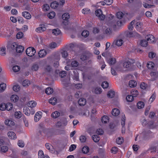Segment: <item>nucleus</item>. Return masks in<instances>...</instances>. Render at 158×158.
I'll list each match as a JSON object with an SVG mask.
<instances>
[{
	"label": "nucleus",
	"mask_w": 158,
	"mask_h": 158,
	"mask_svg": "<svg viewBox=\"0 0 158 158\" xmlns=\"http://www.w3.org/2000/svg\"><path fill=\"white\" fill-rule=\"evenodd\" d=\"M46 30V26L44 24H40L39 25V27L36 29L35 31L38 33H41L45 31Z\"/></svg>",
	"instance_id": "39448f33"
},
{
	"label": "nucleus",
	"mask_w": 158,
	"mask_h": 158,
	"mask_svg": "<svg viewBox=\"0 0 158 158\" xmlns=\"http://www.w3.org/2000/svg\"><path fill=\"white\" fill-rule=\"evenodd\" d=\"M116 62V59L114 58H110L107 61V62L110 65H113Z\"/></svg>",
	"instance_id": "2f4dec72"
},
{
	"label": "nucleus",
	"mask_w": 158,
	"mask_h": 158,
	"mask_svg": "<svg viewBox=\"0 0 158 158\" xmlns=\"http://www.w3.org/2000/svg\"><path fill=\"white\" fill-rule=\"evenodd\" d=\"M109 118L107 116H104L102 117L101 120L103 123H107L109 121Z\"/></svg>",
	"instance_id": "b1692460"
},
{
	"label": "nucleus",
	"mask_w": 158,
	"mask_h": 158,
	"mask_svg": "<svg viewBox=\"0 0 158 158\" xmlns=\"http://www.w3.org/2000/svg\"><path fill=\"white\" fill-rule=\"evenodd\" d=\"M60 60V56L59 55H57L55 58V61L54 63V66L56 68L58 67L59 66V61Z\"/></svg>",
	"instance_id": "0eeeda50"
},
{
	"label": "nucleus",
	"mask_w": 158,
	"mask_h": 158,
	"mask_svg": "<svg viewBox=\"0 0 158 158\" xmlns=\"http://www.w3.org/2000/svg\"><path fill=\"white\" fill-rule=\"evenodd\" d=\"M95 14L101 20H104L105 16L102 14V11L101 9H98L96 10L95 12Z\"/></svg>",
	"instance_id": "20e7f679"
},
{
	"label": "nucleus",
	"mask_w": 158,
	"mask_h": 158,
	"mask_svg": "<svg viewBox=\"0 0 158 158\" xmlns=\"http://www.w3.org/2000/svg\"><path fill=\"white\" fill-rule=\"evenodd\" d=\"M142 23L140 22H137L136 24V27H135L137 31H141L142 30L141 28H142Z\"/></svg>",
	"instance_id": "412c9836"
},
{
	"label": "nucleus",
	"mask_w": 158,
	"mask_h": 158,
	"mask_svg": "<svg viewBox=\"0 0 158 158\" xmlns=\"http://www.w3.org/2000/svg\"><path fill=\"white\" fill-rule=\"evenodd\" d=\"M123 24V23L122 21L119 20L117 22L116 24H115L114 26H113V27L114 28H115L117 26L118 27H120L122 26Z\"/></svg>",
	"instance_id": "e433bc0d"
},
{
	"label": "nucleus",
	"mask_w": 158,
	"mask_h": 158,
	"mask_svg": "<svg viewBox=\"0 0 158 158\" xmlns=\"http://www.w3.org/2000/svg\"><path fill=\"white\" fill-rule=\"evenodd\" d=\"M44 70L45 72L49 73L52 70V68L50 65H47L45 67Z\"/></svg>",
	"instance_id": "e2e57ef3"
},
{
	"label": "nucleus",
	"mask_w": 158,
	"mask_h": 158,
	"mask_svg": "<svg viewBox=\"0 0 158 158\" xmlns=\"http://www.w3.org/2000/svg\"><path fill=\"white\" fill-rule=\"evenodd\" d=\"M156 97V93H154L151 96V97L149 99V102H152L155 100Z\"/></svg>",
	"instance_id": "338daca9"
},
{
	"label": "nucleus",
	"mask_w": 158,
	"mask_h": 158,
	"mask_svg": "<svg viewBox=\"0 0 158 158\" xmlns=\"http://www.w3.org/2000/svg\"><path fill=\"white\" fill-rule=\"evenodd\" d=\"M79 140L81 143H84L86 141V138L84 135H81L79 137Z\"/></svg>",
	"instance_id": "864d4df0"
},
{
	"label": "nucleus",
	"mask_w": 158,
	"mask_h": 158,
	"mask_svg": "<svg viewBox=\"0 0 158 158\" xmlns=\"http://www.w3.org/2000/svg\"><path fill=\"white\" fill-rule=\"evenodd\" d=\"M137 106L138 109L143 108L144 107V103L143 102H139L137 103Z\"/></svg>",
	"instance_id": "7c9ffc66"
},
{
	"label": "nucleus",
	"mask_w": 158,
	"mask_h": 158,
	"mask_svg": "<svg viewBox=\"0 0 158 158\" xmlns=\"http://www.w3.org/2000/svg\"><path fill=\"white\" fill-rule=\"evenodd\" d=\"M132 64L129 60L125 61L123 63V66L125 68H128L131 67Z\"/></svg>",
	"instance_id": "aec40b11"
},
{
	"label": "nucleus",
	"mask_w": 158,
	"mask_h": 158,
	"mask_svg": "<svg viewBox=\"0 0 158 158\" xmlns=\"http://www.w3.org/2000/svg\"><path fill=\"white\" fill-rule=\"evenodd\" d=\"M18 96L16 95H13L11 96L10 99L11 101L15 102H17L19 100Z\"/></svg>",
	"instance_id": "4be33fe9"
},
{
	"label": "nucleus",
	"mask_w": 158,
	"mask_h": 158,
	"mask_svg": "<svg viewBox=\"0 0 158 158\" xmlns=\"http://www.w3.org/2000/svg\"><path fill=\"white\" fill-rule=\"evenodd\" d=\"M22 15L26 19H31V16L30 14L27 11H25L22 13Z\"/></svg>",
	"instance_id": "6e6552de"
},
{
	"label": "nucleus",
	"mask_w": 158,
	"mask_h": 158,
	"mask_svg": "<svg viewBox=\"0 0 158 158\" xmlns=\"http://www.w3.org/2000/svg\"><path fill=\"white\" fill-rule=\"evenodd\" d=\"M127 101L128 102H131L134 100V97L131 95H128L126 98Z\"/></svg>",
	"instance_id": "a18cd8bd"
},
{
	"label": "nucleus",
	"mask_w": 158,
	"mask_h": 158,
	"mask_svg": "<svg viewBox=\"0 0 158 158\" xmlns=\"http://www.w3.org/2000/svg\"><path fill=\"white\" fill-rule=\"evenodd\" d=\"M92 139L95 142H98L100 139V137L98 135H94L92 136Z\"/></svg>",
	"instance_id": "a878e982"
},
{
	"label": "nucleus",
	"mask_w": 158,
	"mask_h": 158,
	"mask_svg": "<svg viewBox=\"0 0 158 158\" xmlns=\"http://www.w3.org/2000/svg\"><path fill=\"white\" fill-rule=\"evenodd\" d=\"M137 83L136 81L133 80H131L129 81V85L131 87H134L136 85Z\"/></svg>",
	"instance_id": "c85d7f7f"
},
{
	"label": "nucleus",
	"mask_w": 158,
	"mask_h": 158,
	"mask_svg": "<svg viewBox=\"0 0 158 158\" xmlns=\"http://www.w3.org/2000/svg\"><path fill=\"white\" fill-rule=\"evenodd\" d=\"M148 43L147 40H143L141 41L140 44L142 46L146 47L147 46Z\"/></svg>",
	"instance_id": "c03bdc74"
},
{
	"label": "nucleus",
	"mask_w": 158,
	"mask_h": 158,
	"mask_svg": "<svg viewBox=\"0 0 158 158\" xmlns=\"http://www.w3.org/2000/svg\"><path fill=\"white\" fill-rule=\"evenodd\" d=\"M5 123L6 125L9 126H14L15 124L13 121L10 119L6 120Z\"/></svg>",
	"instance_id": "dca6fc26"
},
{
	"label": "nucleus",
	"mask_w": 158,
	"mask_h": 158,
	"mask_svg": "<svg viewBox=\"0 0 158 158\" xmlns=\"http://www.w3.org/2000/svg\"><path fill=\"white\" fill-rule=\"evenodd\" d=\"M135 20H134L132 21L130 23L128 27V29L129 30H132L133 28V25L134 24Z\"/></svg>",
	"instance_id": "680f3d73"
},
{
	"label": "nucleus",
	"mask_w": 158,
	"mask_h": 158,
	"mask_svg": "<svg viewBox=\"0 0 158 158\" xmlns=\"http://www.w3.org/2000/svg\"><path fill=\"white\" fill-rule=\"evenodd\" d=\"M11 47L13 50H15L16 52L19 53H22L24 50V48L23 46L18 45L15 42L12 44Z\"/></svg>",
	"instance_id": "f257e3e1"
},
{
	"label": "nucleus",
	"mask_w": 158,
	"mask_h": 158,
	"mask_svg": "<svg viewBox=\"0 0 158 158\" xmlns=\"http://www.w3.org/2000/svg\"><path fill=\"white\" fill-rule=\"evenodd\" d=\"M39 158H43L44 156L43 151L42 150L39 151L38 153Z\"/></svg>",
	"instance_id": "774afa93"
},
{
	"label": "nucleus",
	"mask_w": 158,
	"mask_h": 158,
	"mask_svg": "<svg viewBox=\"0 0 158 158\" xmlns=\"http://www.w3.org/2000/svg\"><path fill=\"white\" fill-rule=\"evenodd\" d=\"M24 34L21 32H18L16 35V38L17 39H20L22 38Z\"/></svg>",
	"instance_id": "8fccbe9b"
},
{
	"label": "nucleus",
	"mask_w": 158,
	"mask_h": 158,
	"mask_svg": "<svg viewBox=\"0 0 158 158\" xmlns=\"http://www.w3.org/2000/svg\"><path fill=\"white\" fill-rule=\"evenodd\" d=\"M89 151V148L87 146H85L82 148L81 151L83 154H87Z\"/></svg>",
	"instance_id": "a211bd4d"
},
{
	"label": "nucleus",
	"mask_w": 158,
	"mask_h": 158,
	"mask_svg": "<svg viewBox=\"0 0 158 158\" xmlns=\"http://www.w3.org/2000/svg\"><path fill=\"white\" fill-rule=\"evenodd\" d=\"M36 102L34 101H29L28 103V107L32 109V108L35 107L36 105Z\"/></svg>",
	"instance_id": "f8f14e48"
},
{
	"label": "nucleus",
	"mask_w": 158,
	"mask_h": 158,
	"mask_svg": "<svg viewBox=\"0 0 158 158\" xmlns=\"http://www.w3.org/2000/svg\"><path fill=\"white\" fill-rule=\"evenodd\" d=\"M105 33L107 35H111L112 32V29L110 28H107L105 30Z\"/></svg>",
	"instance_id": "6e6d98bb"
},
{
	"label": "nucleus",
	"mask_w": 158,
	"mask_h": 158,
	"mask_svg": "<svg viewBox=\"0 0 158 158\" xmlns=\"http://www.w3.org/2000/svg\"><path fill=\"white\" fill-rule=\"evenodd\" d=\"M61 83L65 87H67L69 85V80L68 79H64L61 80Z\"/></svg>",
	"instance_id": "bb28decb"
},
{
	"label": "nucleus",
	"mask_w": 158,
	"mask_h": 158,
	"mask_svg": "<svg viewBox=\"0 0 158 158\" xmlns=\"http://www.w3.org/2000/svg\"><path fill=\"white\" fill-rule=\"evenodd\" d=\"M102 92V90L100 87H96L94 89V93L97 94H100Z\"/></svg>",
	"instance_id": "603ef678"
},
{
	"label": "nucleus",
	"mask_w": 158,
	"mask_h": 158,
	"mask_svg": "<svg viewBox=\"0 0 158 158\" xmlns=\"http://www.w3.org/2000/svg\"><path fill=\"white\" fill-rule=\"evenodd\" d=\"M6 104L3 103L0 105V110H1L4 111L6 109Z\"/></svg>",
	"instance_id": "bf43d9fd"
},
{
	"label": "nucleus",
	"mask_w": 158,
	"mask_h": 158,
	"mask_svg": "<svg viewBox=\"0 0 158 158\" xmlns=\"http://www.w3.org/2000/svg\"><path fill=\"white\" fill-rule=\"evenodd\" d=\"M81 35L84 37L86 38L89 36V31L87 30H84L81 33Z\"/></svg>",
	"instance_id": "4c0bfd02"
},
{
	"label": "nucleus",
	"mask_w": 158,
	"mask_h": 158,
	"mask_svg": "<svg viewBox=\"0 0 158 158\" xmlns=\"http://www.w3.org/2000/svg\"><path fill=\"white\" fill-rule=\"evenodd\" d=\"M82 12L84 14H87L90 13V10L88 8H85L82 10Z\"/></svg>",
	"instance_id": "5fc2aeb1"
},
{
	"label": "nucleus",
	"mask_w": 158,
	"mask_h": 158,
	"mask_svg": "<svg viewBox=\"0 0 158 158\" xmlns=\"http://www.w3.org/2000/svg\"><path fill=\"white\" fill-rule=\"evenodd\" d=\"M55 13L54 11H52L48 14V16L50 19H52L55 16Z\"/></svg>",
	"instance_id": "79ce46f5"
},
{
	"label": "nucleus",
	"mask_w": 158,
	"mask_h": 158,
	"mask_svg": "<svg viewBox=\"0 0 158 158\" xmlns=\"http://www.w3.org/2000/svg\"><path fill=\"white\" fill-rule=\"evenodd\" d=\"M147 41L149 43H152L155 40V38L153 35H148V37L147 39Z\"/></svg>",
	"instance_id": "9d476101"
},
{
	"label": "nucleus",
	"mask_w": 158,
	"mask_h": 158,
	"mask_svg": "<svg viewBox=\"0 0 158 158\" xmlns=\"http://www.w3.org/2000/svg\"><path fill=\"white\" fill-rule=\"evenodd\" d=\"M154 64L152 61L148 62L147 64V67L149 69H152L154 67Z\"/></svg>",
	"instance_id": "473e14b6"
},
{
	"label": "nucleus",
	"mask_w": 158,
	"mask_h": 158,
	"mask_svg": "<svg viewBox=\"0 0 158 158\" xmlns=\"http://www.w3.org/2000/svg\"><path fill=\"white\" fill-rule=\"evenodd\" d=\"M60 115V113L58 111H55L51 114V116L53 118H58Z\"/></svg>",
	"instance_id": "393cba45"
},
{
	"label": "nucleus",
	"mask_w": 158,
	"mask_h": 158,
	"mask_svg": "<svg viewBox=\"0 0 158 158\" xmlns=\"http://www.w3.org/2000/svg\"><path fill=\"white\" fill-rule=\"evenodd\" d=\"M131 94L134 97L137 96L138 95L139 92L137 90L133 89L131 91Z\"/></svg>",
	"instance_id": "37998d69"
},
{
	"label": "nucleus",
	"mask_w": 158,
	"mask_h": 158,
	"mask_svg": "<svg viewBox=\"0 0 158 158\" xmlns=\"http://www.w3.org/2000/svg\"><path fill=\"white\" fill-rule=\"evenodd\" d=\"M6 109L8 111L11 110L13 108V105L11 103L8 102L6 103Z\"/></svg>",
	"instance_id": "5701e85b"
},
{
	"label": "nucleus",
	"mask_w": 158,
	"mask_h": 158,
	"mask_svg": "<svg viewBox=\"0 0 158 158\" xmlns=\"http://www.w3.org/2000/svg\"><path fill=\"white\" fill-rule=\"evenodd\" d=\"M30 84V81L28 80H25L23 81L22 83L23 86L24 87H26L28 86V85Z\"/></svg>",
	"instance_id": "13d9d810"
},
{
	"label": "nucleus",
	"mask_w": 158,
	"mask_h": 158,
	"mask_svg": "<svg viewBox=\"0 0 158 158\" xmlns=\"http://www.w3.org/2000/svg\"><path fill=\"white\" fill-rule=\"evenodd\" d=\"M67 74L66 72L65 71H60L59 73V76L61 78L64 77L66 76Z\"/></svg>",
	"instance_id": "4d7b16f0"
},
{
	"label": "nucleus",
	"mask_w": 158,
	"mask_h": 158,
	"mask_svg": "<svg viewBox=\"0 0 158 158\" xmlns=\"http://www.w3.org/2000/svg\"><path fill=\"white\" fill-rule=\"evenodd\" d=\"M70 18V15L68 13H65L62 15V18L63 20V23L64 25H66L69 24Z\"/></svg>",
	"instance_id": "f03ea898"
},
{
	"label": "nucleus",
	"mask_w": 158,
	"mask_h": 158,
	"mask_svg": "<svg viewBox=\"0 0 158 158\" xmlns=\"http://www.w3.org/2000/svg\"><path fill=\"white\" fill-rule=\"evenodd\" d=\"M46 51L44 49L41 50L38 53L39 56L40 57H44L46 55Z\"/></svg>",
	"instance_id": "6ab92c4d"
},
{
	"label": "nucleus",
	"mask_w": 158,
	"mask_h": 158,
	"mask_svg": "<svg viewBox=\"0 0 158 158\" xmlns=\"http://www.w3.org/2000/svg\"><path fill=\"white\" fill-rule=\"evenodd\" d=\"M86 101L84 98H80L78 101V103L80 106H84L86 104Z\"/></svg>",
	"instance_id": "ddd939ff"
},
{
	"label": "nucleus",
	"mask_w": 158,
	"mask_h": 158,
	"mask_svg": "<svg viewBox=\"0 0 158 158\" xmlns=\"http://www.w3.org/2000/svg\"><path fill=\"white\" fill-rule=\"evenodd\" d=\"M59 5V3L56 1L53 2L50 4V6L52 8L55 9Z\"/></svg>",
	"instance_id": "c9c22d12"
},
{
	"label": "nucleus",
	"mask_w": 158,
	"mask_h": 158,
	"mask_svg": "<svg viewBox=\"0 0 158 158\" xmlns=\"http://www.w3.org/2000/svg\"><path fill=\"white\" fill-rule=\"evenodd\" d=\"M115 95V92L113 91L110 90L109 91L107 94L108 97L109 98H112L114 97Z\"/></svg>",
	"instance_id": "72a5a7b5"
},
{
	"label": "nucleus",
	"mask_w": 158,
	"mask_h": 158,
	"mask_svg": "<svg viewBox=\"0 0 158 158\" xmlns=\"http://www.w3.org/2000/svg\"><path fill=\"white\" fill-rule=\"evenodd\" d=\"M6 87V85L5 83H2L0 84V92H2L5 90Z\"/></svg>",
	"instance_id": "ea45409f"
},
{
	"label": "nucleus",
	"mask_w": 158,
	"mask_h": 158,
	"mask_svg": "<svg viewBox=\"0 0 158 158\" xmlns=\"http://www.w3.org/2000/svg\"><path fill=\"white\" fill-rule=\"evenodd\" d=\"M26 52L28 56L31 57L35 54L36 51L34 48L30 47L27 49Z\"/></svg>",
	"instance_id": "7ed1b4c3"
},
{
	"label": "nucleus",
	"mask_w": 158,
	"mask_h": 158,
	"mask_svg": "<svg viewBox=\"0 0 158 158\" xmlns=\"http://www.w3.org/2000/svg\"><path fill=\"white\" fill-rule=\"evenodd\" d=\"M6 48L5 47L0 48V54L4 55L6 54Z\"/></svg>",
	"instance_id": "69168bd1"
},
{
	"label": "nucleus",
	"mask_w": 158,
	"mask_h": 158,
	"mask_svg": "<svg viewBox=\"0 0 158 158\" xmlns=\"http://www.w3.org/2000/svg\"><path fill=\"white\" fill-rule=\"evenodd\" d=\"M125 34L127 37L129 38L133 37L135 36L134 34L132 32L127 31L125 32Z\"/></svg>",
	"instance_id": "58836bf2"
},
{
	"label": "nucleus",
	"mask_w": 158,
	"mask_h": 158,
	"mask_svg": "<svg viewBox=\"0 0 158 158\" xmlns=\"http://www.w3.org/2000/svg\"><path fill=\"white\" fill-rule=\"evenodd\" d=\"M42 112L39 111L36 113L34 117V120L35 122H38L41 117Z\"/></svg>",
	"instance_id": "423d86ee"
},
{
	"label": "nucleus",
	"mask_w": 158,
	"mask_h": 158,
	"mask_svg": "<svg viewBox=\"0 0 158 158\" xmlns=\"http://www.w3.org/2000/svg\"><path fill=\"white\" fill-rule=\"evenodd\" d=\"M123 42V41L122 40L119 39L114 41L113 43V44H115L117 46H120L122 45Z\"/></svg>",
	"instance_id": "4468645a"
},
{
	"label": "nucleus",
	"mask_w": 158,
	"mask_h": 158,
	"mask_svg": "<svg viewBox=\"0 0 158 158\" xmlns=\"http://www.w3.org/2000/svg\"><path fill=\"white\" fill-rule=\"evenodd\" d=\"M123 137H118L116 141V142L118 144L120 145L123 142Z\"/></svg>",
	"instance_id": "09e8293b"
},
{
	"label": "nucleus",
	"mask_w": 158,
	"mask_h": 158,
	"mask_svg": "<svg viewBox=\"0 0 158 158\" xmlns=\"http://www.w3.org/2000/svg\"><path fill=\"white\" fill-rule=\"evenodd\" d=\"M125 116L124 114L122 116V118L121 119V124L122 127H125Z\"/></svg>",
	"instance_id": "de8ad7c7"
},
{
	"label": "nucleus",
	"mask_w": 158,
	"mask_h": 158,
	"mask_svg": "<svg viewBox=\"0 0 158 158\" xmlns=\"http://www.w3.org/2000/svg\"><path fill=\"white\" fill-rule=\"evenodd\" d=\"M8 149V148L6 146H3L2 147L1 149V151L2 152L4 153H5L7 151Z\"/></svg>",
	"instance_id": "052dcab7"
},
{
	"label": "nucleus",
	"mask_w": 158,
	"mask_h": 158,
	"mask_svg": "<svg viewBox=\"0 0 158 158\" xmlns=\"http://www.w3.org/2000/svg\"><path fill=\"white\" fill-rule=\"evenodd\" d=\"M79 64V63L76 60H72L70 65L72 68L77 67Z\"/></svg>",
	"instance_id": "2eb2a0df"
},
{
	"label": "nucleus",
	"mask_w": 158,
	"mask_h": 158,
	"mask_svg": "<svg viewBox=\"0 0 158 158\" xmlns=\"http://www.w3.org/2000/svg\"><path fill=\"white\" fill-rule=\"evenodd\" d=\"M49 102L50 103L54 105L57 102V99L55 97L52 98L49 100Z\"/></svg>",
	"instance_id": "c756f323"
},
{
	"label": "nucleus",
	"mask_w": 158,
	"mask_h": 158,
	"mask_svg": "<svg viewBox=\"0 0 158 158\" xmlns=\"http://www.w3.org/2000/svg\"><path fill=\"white\" fill-rule=\"evenodd\" d=\"M23 112L24 114L27 116H29L31 113L30 110L27 107H25L23 109Z\"/></svg>",
	"instance_id": "9b49d317"
},
{
	"label": "nucleus",
	"mask_w": 158,
	"mask_h": 158,
	"mask_svg": "<svg viewBox=\"0 0 158 158\" xmlns=\"http://www.w3.org/2000/svg\"><path fill=\"white\" fill-rule=\"evenodd\" d=\"M112 114L113 116H117L120 113L119 109L117 108H114L112 110Z\"/></svg>",
	"instance_id": "f3484780"
},
{
	"label": "nucleus",
	"mask_w": 158,
	"mask_h": 158,
	"mask_svg": "<svg viewBox=\"0 0 158 158\" xmlns=\"http://www.w3.org/2000/svg\"><path fill=\"white\" fill-rule=\"evenodd\" d=\"M109 83L106 81H104L102 84V86L103 89H106L109 86Z\"/></svg>",
	"instance_id": "3c124183"
},
{
	"label": "nucleus",
	"mask_w": 158,
	"mask_h": 158,
	"mask_svg": "<svg viewBox=\"0 0 158 158\" xmlns=\"http://www.w3.org/2000/svg\"><path fill=\"white\" fill-rule=\"evenodd\" d=\"M8 136L11 139H15L17 138L16 135L15 133L13 131H9L7 133Z\"/></svg>",
	"instance_id": "1a4fd4ad"
},
{
	"label": "nucleus",
	"mask_w": 158,
	"mask_h": 158,
	"mask_svg": "<svg viewBox=\"0 0 158 158\" xmlns=\"http://www.w3.org/2000/svg\"><path fill=\"white\" fill-rule=\"evenodd\" d=\"M124 14L122 12H118L116 14V16L118 19H121L123 16Z\"/></svg>",
	"instance_id": "49530a36"
},
{
	"label": "nucleus",
	"mask_w": 158,
	"mask_h": 158,
	"mask_svg": "<svg viewBox=\"0 0 158 158\" xmlns=\"http://www.w3.org/2000/svg\"><path fill=\"white\" fill-rule=\"evenodd\" d=\"M52 33L54 35H57L60 33V31L58 28L52 30Z\"/></svg>",
	"instance_id": "a19ab883"
},
{
	"label": "nucleus",
	"mask_w": 158,
	"mask_h": 158,
	"mask_svg": "<svg viewBox=\"0 0 158 158\" xmlns=\"http://www.w3.org/2000/svg\"><path fill=\"white\" fill-rule=\"evenodd\" d=\"M15 118H20L22 117V113L20 111L16 112L15 113Z\"/></svg>",
	"instance_id": "0e129e2a"
},
{
	"label": "nucleus",
	"mask_w": 158,
	"mask_h": 158,
	"mask_svg": "<svg viewBox=\"0 0 158 158\" xmlns=\"http://www.w3.org/2000/svg\"><path fill=\"white\" fill-rule=\"evenodd\" d=\"M53 89L50 87L47 88L45 90V93L48 95L51 94L53 92Z\"/></svg>",
	"instance_id": "cd10ccee"
},
{
	"label": "nucleus",
	"mask_w": 158,
	"mask_h": 158,
	"mask_svg": "<svg viewBox=\"0 0 158 158\" xmlns=\"http://www.w3.org/2000/svg\"><path fill=\"white\" fill-rule=\"evenodd\" d=\"M39 68L38 64L35 63L32 64L31 67V70L34 71H37Z\"/></svg>",
	"instance_id": "f704fd0d"
}]
</instances>
